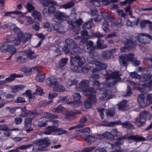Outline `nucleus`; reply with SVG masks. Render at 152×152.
<instances>
[{
  "label": "nucleus",
  "mask_w": 152,
  "mask_h": 152,
  "mask_svg": "<svg viewBox=\"0 0 152 152\" xmlns=\"http://www.w3.org/2000/svg\"><path fill=\"white\" fill-rule=\"evenodd\" d=\"M127 101L126 100H123L121 102L118 104V109L119 110H127L129 107L128 105L127 104Z\"/></svg>",
  "instance_id": "nucleus-24"
},
{
  "label": "nucleus",
  "mask_w": 152,
  "mask_h": 152,
  "mask_svg": "<svg viewBox=\"0 0 152 152\" xmlns=\"http://www.w3.org/2000/svg\"><path fill=\"white\" fill-rule=\"evenodd\" d=\"M73 60L70 58V68L71 69L73 72H77V71L78 67L77 65L75 64L73 62Z\"/></svg>",
  "instance_id": "nucleus-45"
},
{
  "label": "nucleus",
  "mask_w": 152,
  "mask_h": 152,
  "mask_svg": "<svg viewBox=\"0 0 152 152\" xmlns=\"http://www.w3.org/2000/svg\"><path fill=\"white\" fill-rule=\"evenodd\" d=\"M139 116L142 118H144L145 119L146 121V119L149 115V113L148 112L145 111L142 112L141 113H139Z\"/></svg>",
  "instance_id": "nucleus-54"
},
{
  "label": "nucleus",
  "mask_w": 152,
  "mask_h": 152,
  "mask_svg": "<svg viewBox=\"0 0 152 152\" xmlns=\"http://www.w3.org/2000/svg\"><path fill=\"white\" fill-rule=\"evenodd\" d=\"M70 58L73 61L77 63L80 67H81L86 61L85 59L83 57L80 56L79 55L75 56L74 57L70 56Z\"/></svg>",
  "instance_id": "nucleus-17"
},
{
  "label": "nucleus",
  "mask_w": 152,
  "mask_h": 152,
  "mask_svg": "<svg viewBox=\"0 0 152 152\" xmlns=\"http://www.w3.org/2000/svg\"><path fill=\"white\" fill-rule=\"evenodd\" d=\"M65 43L72 50L70 52V54L74 55L79 53V48H77V43L73 39L68 38L65 40Z\"/></svg>",
  "instance_id": "nucleus-9"
},
{
  "label": "nucleus",
  "mask_w": 152,
  "mask_h": 152,
  "mask_svg": "<svg viewBox=\"0 0 152 152\" xmlns=\"http://www.w3.org/2000/svg\"><path fill=\"white\" fill-rule=\"evenodd\" d=\"M55 126H48L46 128L44 132V134L47 135L51 134L53 132H56L57 129L56 127H57L58 124H55Z\"/></svg>",
  "instance_id": "nucleus-22"
},
{
  "label": "nucleus",
  "mask_w": 152,
  "mask_h": 152,
  "mask_svg": "<svg viewBox=\"0 0 152 152\" xmlns=\"http://www.w3.org/2000/svg\"><path fill=\"white\" fill-rule=\"evenodd\" d=\"M75 88L78 91H82L86 92L88 94L96 93V90L93 88L89 86V81L86 80H83L80 81Z\"/></svg>",
  "instance_id": "nucleus-5"
},
{
  "label": "nucleus",
  "mask_w": 152,
  "mask_h": 152,
  "mask_svg": "<svg viewBox=\"0 0 152 152\" xmlns=\"http://www.w3.org/2000/svg\"><path fill=\"white\" fill-rule=\"evenodd\" d=\"M119 61L120 64L121 65H123L126 66L128 65L127 60L126 58L124 55L121 56L119 57Z\"/></svg>",
  "instance_id": "nucleus-38"
},
{
  "label": "nucleus",
  "mask_w": 152,
  "mask_h": 152,
  "mask_svg": "<svg viewBox=\"0 0 152 152\" xmlns=\"http://www.w3.org/2000/svg\"><path fill=\"white\" fill-rule=\"evenodd\" d=\"M102 17H103L105 21V22L107 23L112 21L113 19L107 13L102 14Z\"/></svg>",
  "instance_id": "nucleus-43"
},
{
  "label": "nucleus",
  "mask_w": 152,
  "mask_h": 152,
  "mask_svg": "<svg viewBox=\"0 0 152 152\" xmlns=\"http://www.w3.org/2000/svg\"><path fill=\"white\" fill-rule=\"evenodd\" d=\"M93 19L91 18L88 21L86 22L83 26V28L84 29H88L91 28L93 26Z\"/></svg>",
  "instance_id": "nucleus-41"
},
{
  "label": "nucleus",
  "mask_w": 152,
  "mask_h": 152,
  "mask_svg": "<svg viewBox=\"0 0 152 152\" xmlns=\"http://www.w3.org/2000/svg\"><path fill=\"white\" fill-rule=\"evenodd\" d=\"M137 99L139 105L141 107H143L147 105V104L145 102V99L143 95H140L137 97Z\"/></svg>",
  "instance_id": "nucleus-25"
},
{
  "label": "nucleus",
  "mask_w": 152,
  "mask_h": 152,
  "mask_svg": "<svg viewBox=\"0 0 152 152\" xmlns=\"http://www.w3.org/2000/svg\"><path fill=\"white\" fill-rule=\"evenodd\" d=\"M26 53L27 58H28L31 60L34 59L36 58L37 55L31 49L24 51Z\"/></svg>",
  "instance_id": "nucleus-27"
},
{
  "label": "nucleus",
  "mask_w": 152,
  "mask_h": 152,
  "mask_svg": "<svg viewBox=\"0 0 152 152\" xmlns=\"http://www.w3.org/2000/svg\"><path fill=\"white\" fill-rule=\"evenodd\" d=\"M26 86L24 85H17L12 86L11 88L12 92L13 93H16L18 91L24 88Z\"/></svg>",
  "instance_id": "nucleus-28"
},
{
  "label": "nucleus",
  "mask_w": 152,
  "mask_h": 152,
  "mask_svg": "<svg viewBox=\"0 0 152 152\" xmlns=\"http://www.w3.org/2000/svg\"><path fill=\"white\" fill-rule=\"evenodd\" d=\"M26 8L28 11L29 12L34 10L35 8L32 5L30 2H28L26 6Z\"/></svg>",
  "instance_id": "nucleus-59"
},
{
  "label": "nucleus",
  "mask_w": 152,
  "mask_h": 152,
  "mask_svg": "<svg viewBox=\"0 0 152 152\" xmlns=\"http://www.w3.org/2000/svg\"><path fill=\"white\" fill-rule=\"evenodd\" d=\"M33 143L39 144V149L42 151L44 150L45 148L48 146L50 144L49 140L48 138L39 139L36 140Z\"/></svg>",
  "instance_id": "nucleus-11"
},
{
  "label": "nucleus",
  "mask_w": 152,
  "mask_h": 152,
  "mask_svg": "<svg viewBox=\"0 0 152 152\" xmlns=\"http://www.w3.org/2000/svg\"><path fill=\"white\" fill-rule=\"evenodd\" d=\"M136 0H125L124 1L120 2L121 6L125 5L126 4H130L132 2L136 1Z\"/></svg>",
  "instance_id": "nucleus-64"
},
{
  "label": "nucleus",
  "mask_w": 152,
  "mask_h": 152,
  "mask_svg": "<svg viewBox=\"0 0 152 152\" xmlns=\"http://www.w3.org/2000/svg\"><path fill=\"white\" fill-rule=\"evenodd\" d=\"M22 12L20 11H18L17 10H16L13 11H10V12H6L4 15V16H10V15L12 14H21Z\"/></svg>",
  "instance_id": "nucleus-52"
},
{
  "label": "nucleus",
  "mask_w": 152,
  "mask_h": 152,
  "mask_svg": "<svg viewBox=\"0 0 152 152\" xmlns=\"http://www.w3.org/2000/svg\"><path fill=\"white\" fill-rule=\"evenodd\" d=\"M88 94L91 96V97L86 99L84 105L86 108H90L92 104H94L96 101V93L93 94L92 93L91 94Z\"/></svg>",
  "instance_id": "nucleus-15"
},
{
  "label": "nucleus",
  "mask_w": 152,
  "mask_h": 152,
  "mask_svg": "<svg viewBox=\"0 0 152 152\" xmlns=\"http://www.w3.org/2000/svg\"><path fill=\"white\" fill-rule=\"evenodd\" d=\"M95 53V52L93 49H90L89 51V56L87 58V60L88 63L94 64L95 66L96 67L94 68L92 71V73L105 69L107 65L106 64L101 63L100 59H97L94 57L91 56L92 54L94 55Z\"/></svg>",
  "instance_id": "nucleus-4"
},
{
  "label": "nucleus",
  "mask_w": 152,
  "mask_h": 152,
  "mask_svg": "<svg viewBox=\"0 0 152 152\" xmlns=\"http://www.w3.org/2000/svg\"><path fill=\"white\" fill-rule=\"evenodd\" d=\"M108 23L105 22L102 25V28L103 30L107 33H109L110 31V30L108 28Z\"/></svg>",
  "instance_id": "nucleus-48"
},
{
  "label": "nucleus",
  "mask_w": 152,
  "mask_h": 152,
  "mask_svg": "<svg viewBox=\"0 0 152 152\" xmlns=\"http://www.w3.org/2000/svg\"><path fill=\"white\" fill-rule=\"evenodd\" d=\"M8 28L12 30L17 34V36L15 37L12 35L6 36L4 39L5 42L9 43L12 42L15 45H19L20 43L22 36V31L20 29L11 23L4 25L3 28Z\"/></svg>",
  "instance_id": "nucleus-1"
},
{
  "label": "nucleus",
  "mask_w": 152,
  "mask_h": 152,
  "mask_svg": "<svg viewBox=\"0 0 152 152\" xmlns=\"http://www.w3.org/2000/svg\"><path fill=\"white\" fill-rule=\"evenodd\" d=\"M102 137H101V140L104 138H105L107 139L113 140L114 137L113 134L110 132H104L102 134H101Z\"/></svg>",
  "instance_id": "nucleus-36"
},
{
  "label": "nucleus",
  "mask_w": 152,
  "mask_h": 152,
  "mask_svg": "<svg viewBox=\"0 0 152 152\" xmlns=\"http://www.w3.org/2000/svg\"><path fill=\"white\" fill-rule=\"evenodd\" d=\"M122 125L123 127L124 128L132 130L134 129V126L129 122L123 123L122 124Z\"/></svg>",
  "instance_id": "nucleus-44"
},
{
  "label": "nucleus",
  "mask_w": 152,
  "mask_h": 152,
  "mask_svg": "<svg viewBox=\"0 0 152 152\" xmlns=\"http://www.w3.org/2000/svg\"><path fill=\"white\" fill-rule=\"evenodd\" d=\"M31 36L32 35L28 33H26L23 34L22 32V36L21 41L22 40V42H25L29 40L31 38Z\"/></svg>",
  "instance_id": "nucleus-37"
},
{
  "label": "nucleus",
  "mask_w": 152,
  "mask_h": 152,
  "mask_svg": "<svg viewBox=\"0 0 152 152\" xmlns=\"http://www.w3.org/2000/svg\"><path fill=\"white\" fill-rule=\"evenodd\" d=\"M27 18L26 24L27 25H29L34 22V20L29 16H26V17Z\"/></svg>",
  "instance_id": "nucleus-57"
},
{
  "label": "nucleus",
  "mask_w": 152,
  "mask_h": 152,
  "mask_svg": "<svg viewBox=\"0 0 152 152\" xmlns=\"http://www.w3.org/2000/svg\"><path fill=\"white\" fill-rule=\"evenodd\" d=\"M44 118H40L38 120L35 121L34 122V125H37L39 127H41L45 126L48 124L47 121L48 120H46V118L50 119V121H53L51 119L57 118V115H55L52 113L48 112L44 113Z\"/></svg>",
  "instance_id": "nucleus-6"
},
{
  "label": "nucleus",
  "mask_w": 152,
  "mask_h": 152,
  "mask_svg": "<svg viewBox=\"0 0 152 152\" xmlns=\"http://www.w3.org/2000/svg\"><path fill=\"white\" fill-rule=\"evenodd\" d=\"M111 84H108L107 86L104 88H101V87L99 88V89L100 91L103 90L102 93H100L99 95V99L101 100H103L107 98V99H110L111 98V94L112 92L111 90Z\"/></svg>",
  "instance_id": "nucleus-7"
},
{
  "label": "nucleus",
  "mask_w": 152,
  "mask_h": 152,
  "mask_svg": "<svg viewBox=\"0 0 152 152\" xmlns=\"http://www.w3.org/2000/svg\"><path fill=\"white\" fill-rule=\"evenodd\" d=\"M55 18L53 19V21L58 22L59 21L65 20L67 18V16L66 14L64 12L60 11L57 12L54 15Z\"/></svg>",
  "instance_id": "nucleus-16"
},
{
  "label": "nucleus",
  "mask_w": 152,
  "mask_h": 152,
  "mask_svg": "<svg viewBox=\"0 0 152 152\" xmlns=\"http://www.w3.org/2000/svg\"><path fill=\"white\" fill-rule=\"evenodd\" d=\"M87 118L85 116L81 118L79 121L80 124H78V127L79 128H82L85 126V123L87 121Z\"/></svg>",
  "instance_id": "nucleus-40"
},
{
  "label": "nucleus",
  "mask_w": 152,
  "mask_h": 152,
  "mask_svg": "<svg viewBox=\"0 0 152 152\" xmlns=\"http://www.w3.org/2000/svg\"><path fill=\"white\" fill-rule=\"evenodd\" d=\"M68 61V59L67 58H65L61 59L59 63V68H61L66 64Z\"/></svg>",
  "instance_id": "nucleus-51"
},
{
  "label": "nucleus",
  "mask_w": 152,
  "mask_h": 152,
  "mask_svg": "<svg viewBox=\"0 0 152 152\" xmlns=\"http://www.w3.org/2000/svg\"><path fill=\"white\" fill-rule=\"evenodd\" d=\"M121 123V122L120 120L115 121L111 122L108 123L107 125V126H113L115 125H118L120 124Z\"/></svg>",
  "instance_id": "nucleus-61"
},
{
  "label": "nucleus",
  "mask_w": 152,
  "mask_h": 152,
  "mask_svg": "<svg viewBox=\"0 0 152 152\" xmlns=\"http://www.w3.org/2000/svg\"><path fill=\"white\" fill-rule=\"evenodd\" d=\"M67 23L69 24V26L72 27V30L74 32V34H78L80 33V29L79 26L81 25L82 23V19H80L77 20L75 22H73L72 20H68Z\"/></svg>",
  "instance_id": "nucleus-8"
},
{
  "label": "nucleus",
  "mask_w": 152,
  "mask_h": 152,
  "mask_svg": "<svg viewBox=\"0 0 152 152\" xmlns=\"http://www.w3.org/2000/svg\"><path fill=\"white\" fill-rule=\"evenodd\" d=\"M64 109V107L62 106L61 104H60L57 107L53 109L52 110L53 112H57L59 113L62 111Z\"/></svg>",
  "instance_id": "nucleus-53"
},
{
  "label": "nucleus",
  "mask_w": 152,
  "mask_h": 152,
  "mask_svg": "<svg viewBox=\"0 0 152 152\" xmlns=\"http://www.w3.org/2000/svg\"><path fill=\"white\" fill-rule=\"evenodd\" d=\"M147 23L151 24L152 23L151 21L148 20H142L140 22V27L142 28H144L146 26Z\"/></svg>",
  "instance_id": "nucleus-58"
},
{
  "label": "nucleus",
  "mask_w": 152,
  "mask_h": 152,
  "mask_svg": "<svg viewBox=\"0 0 152 152\" xmlns=\"http://www.w3.org/2000/svg\"><path fill=\"white\" fill-rule=\"evenodd\" d=\"M81 112L77 110H75L74 111H68L65 113V118L66 119H69L73 116L75 115L76 114H80Z\"/></svg>",
  "instance_id": "nucleus-35"
},
{
  "label": "nucleus",
  "mask_w": 152,
  "mask_h": 152,
  "mask_svg": "<svg viewBox=\"0 0 152 152\" xmlns=\"http://www.w3.org/2000/svg\"><path fill=\"white\" fill-rule=\"evenodd\" d=\"M126 138H127L129 139H132L136 142L144 141L145 140V138L139 135H131L127 137H124L119 138L120 140H121L123 139H125Z\"/></svg>",
  "instance_id": "nucleus-21"
},
{
  "label": "nucleus",
  "mask_w": 152,
  "mask_h": 152,
  "mask_svg": "<svg viewBox=\"0 0 152 152\" xmlns=\"http://www.w3.org/2000/svg\"><path fill=\"white\" fill-rule=\"evenodd\" d=\"M7 52L10 53L12 55L14 54L16 51V48L12 45H9Z\"/></svg>",
  "instance_id": "nucleus-50"
},
{
  "label": "nucleus",
  "mask_w": 152,
  "mask_h": 152,
  "mask_svg": "<svg viewBox=\"0 0 152 152\" xmlns=\"http://www.w3.org/2000/svg\"><path fill=\"white\" fill-rule=\"evenodd\" d=\"M126 39L127 41H123L122 42L125 45V46L121 48V52H126L132 50L134 48L135 45H137L136 42H133L131 40Z\"/></svg>",
  "instance_id": "nucleus-10"
},
{
  "label": "nucleus",
  "mask_w": 152,
  "mask_h": 152,
  "mask_svg": "<svg viewBox=\"0 0 152 152\" xmlns=\"http://www.w3.org/2000/svg\"><path fill=\"white\" fill-rule=\"evenodd\" d=\"M103 40L98 38L97 41V47L99 49H103L107 47V45L104 44Z\"/></svg>",
  "instance_id": "nucleus-34"
},
{
  "label": "nucleus",
  "mask_w": 152,
  "mask_h": 152,
  "mask_svg": "<svg viewBox=\"0 0 152 152\" xmlns=\"http://www.w3.org/2000/svg\"><path fill=\"white\" fill-rule=\"evenodd\" d=\"M135 38L139 42L144 44L150 43L151 40L152 39V36L149 35H145L143 34H139Z\"/></svg>",
  "instance_id": "nucleus-12"
},
{
  "label": "nucleus",
  "mask_w": 152,
  "mask_h": 152,
  "mask_svg": "<svg viewBox=\"0 0 152 152\" xmlns=\"http://www.w3.org/2000/svg\"><path fill=\"white\" fill-rule=\"evenodd\" d=\"M20 70L23 72L26 75H28L31 74L32 69L29 67H25L21 68Z\"/></svg>",
  "instance_id": "nucleus-49"
},
{
  "label": "nucleus",
  "mask_w": 152,
  "mask_h": 152,
  "mask_svg": "<svg viewBox=\"0 0 152 152\" xmlns=\"http://www.w3.org/2000/svg\"><path fill=\"white\" fill-rule=\"evenodd\" d=\"M77 81L74 79L70 78L69 79L67 82V84L71 86L72 85H75L77 83Z\"/></svg>",
  "instance_id": "nucleus-56"
},
{
  "label": "nucleus",
  "mask_w": 152,
  "mask_h": 152,
  "mask_svg": "<svg viewBox=\"0 0 152 152\" xmlns=\"http://www.w3.org/2000/svg\"><path fill=\"white\" fill-rule=\"evenodd\" d=\"M31 15L35 19H37L39 21H42V16L40 12L37 10H34L31 14Z\"/></svg>",
  "instance_id": "nucleus-32"
},
{
  "label": "nucleus",
  "mask_w": 152,
  "mask_h": 152,
  "mask_svg": "<svg viewBox=\"0 0 152 152\" xmlns=\"http://www.w3.org/2000/svg\"><path fill=\"white\" fill-rule=\"evenodd\" d=\"M145 119L142 118L139 116L138 118H136L135 119L134 123L138 126H142L145 122Z\"/></svg>",
  "instance_id": "nucleus-30"
},
{
  "label": "nucleus",
  "mask_w": 152,
  "mask_h": 152,
  "mask_svg": "<svg viewBox=\"0 0 152 152\" xmlns=\"http://www.w3.org/2000/svg\"><path fill=\"white\" fill-rule=\"evenodd\" d=\"M99 77V76L97 74H94L90 77L89 80L91 81H94Z\"/></svg>",
  "instance_id": "nucleus-62"
},
{
  "label": "nucleus",
  "mask_w": 152,
  "mask_h": 152,
  "mask_svg": "<svg viewBox=\"0 0 152 152\" xmlns=\"http://www.w3.org/2000/svg\"><path fill=\"white\" fill-rule=\"evenodd\" d=\"M46 84L49 86H55L58 83L57 79L53 77L47 79L45 80Z\"/></svg>",
  "instance_id": "nucleus-23"
},
{
  "label": "nucleus",
  "mask_w": 152,
  "mask_h": 152,
  "mask_svg": "<svg viewBox=\"0 0 152 152\" xmlns=\"http://www.w3.org/2000/svg\"><path fill=\"white\" fill-rule=\"evenodd\" d=\"M73 96L75 101L73 102H69L67 104L75 107L82 104L81 102L79 101L81 99V96L79 93H75L73 94Z\"/></svg>",
  "instance_id": "nucleus-13"
},
{
  "label": "nucleus",
  "mask_w": 152,
  "mask_h": 152,
  "mask_svg": "<svg viewBox=\"0 0 152 152\" xmlns=\"http://www.w3.org/2000/svg\"><path fill=\"white\" fill-rule=\"evenodd\" d=\"M74 4L73 2H70L62 5L61 7L64 8L65 9L69 8L74 6Z\"/></svg>",
  "instance_id": "nucleus-60"
},
{
  "label": "nucleus",
  "mask_w": 152,
  "mask_h": 152,
  "mask_svg": "<svg viewBox=\"0 0 152 152\" xmlns=\"http://www.w3.org/2000/svg\"><path fill=\"white\" fill-rule=\"evenodd\" d=\"M115 108L113 107L106 110V115L107 116H113L115 115Z\"/></svg>",
  "instance_id": "nucleus-39"
},
{
  "label": "nucleus",
  "mask_w": 152,
  "mask_h": 152,
  "mask_svg": "<svg viewBox=\"0 0 152 152\" xmlns=\"http://www.w3.org/2000/svg\"><path fill=\"white\" fill-rule=\"evenodd\" d=\"M36 80L39 82H43L45 79V74L42 71H39L36 77Z\"/></svg>",
  "instance_id": "nucleus-29"
},
{
  "label": "nucleus",
  "mask_w": 152,
  "mask_h": 152,
  "mask_svg": "<svg viewBox=\"0 0 152 152\" xmlns=\"http://www.w3.org/2000/svg\"><path fill=\"white\" fill-rule=\"evenodd\" d=\"M53 28L54 30L57 32L62 34L65 33V31L64 27L61 26L60 24H56L53 26Z\"/></svg>",
  "instance_id": "nucleus-33"
},
{
  "label": "nucleus",
  "mask_w": 152,
  "mask_h": 152,
  "mask_svg": "<svg viewBox=\"0 0 152 152\" xmlns=\"http://www.w3.org/2000/svg\"><path fill=\"white\" fill-rule=\"evenodd\" d=\"M32 119L30 118H26L24 121V127L25 128H28L31 126L32 122Z\"/></svg>",
  "instance_id": "nucleus-46"
},
{
  "label": "nucleus",
  "mask_w": 152,
  "mask_h": 152,
  "mask_svg": "<svg viewBox=\"0 0 152 152\" xmlns=\"http://www.w3.org/2000/svg\"><path fill=\"white\" fill-rule=\"evenodd\" d=\"M65 89L64 87L61 85L58 84V83L53 88V90L55 92H63Z\"/></svg>",
  "instance_id": "nucleus-42"
},
{
  "label": "nucleus",
  "mask_w": 152,
  "mask_h": 152,
  "mask_svg": "<svg viewBox=\"0 0 152 152\" xmlns=\"http://www.w3.org/2000/svg\"><path fill=\"white\" fill-rule=\"evenodd\" d=\"M116 50V49L114 48L110 50L104 51L102 53V57L105 59L108 60L110 59L113 54Z\"/></svg>",
  "instance_id": "nucleus-18"
},
{
  "label": "nucleus",
  "mask_w": 152,
  "mask_h": 152,
  "mask_svg": "<svg viewBox=\"0 0 152 152\" xmlns=\"http://www.w3.org/2000/svg\"><path fill=\"white\" fill-rule=\"evenodd\" d=\"M106 75L107 77L105 78V82L104 83L100 84L99 81H94V86L100 87H102L103 86L104 88L107 86L108 84H112V85H115L118 82L120 81L121 80L120 77L121 75L119 74L118 71L113 72L111 70L109 71L107 73Z\"/></svg>",
  "instance_id": "nucleus-2"
},
{
  "label": "nucleus",
  "mask_w": 152,
  "mask_h": 152,
  "mask_svg": "<svg viewBox=\"0 0 152 152\" xmlns=\"http://www.w3.org/2000/svg\"><path fill=\"white\" fill-rule=\"evenodd\" d=\"M33 145V144H28L27 145H23L21 146H19L18 148H17L14 149H12L11 150H10L9 151V152H17L19 151V150L18 149H20V150H23V149H26L27 148H28L30 147H31Z\"/></svg>",
  "instance_id": "nucleus-31"
},
{
  "label": "nucleus",
  "mask_w": 152,
  "mask_h": 152,
  "mask_svg": "<svg viewBox=\"0 0 152 152\" xmlns=\"http://www.w3.org/2000/svg\"><path fill=\"white\" fill-rule=\"evenodd\" d=\"M21 108L22 109V110H18V111L19 112H21V113L19 115V116H20L26 117L32 115H34L36 113V112L34 111H31L26 110L25 107H21Z\"/></svg>",
  "instance_id": "nucleus-20"
},
{
  "label": "nucleus",
  "mask_w": 152,
  "mask_h": 152,
  "mask_svg": "<svg viewBox=\"0 0 152 152\" xmlns=\"http://www.w3.org/2000/svg\"><path fill=\"white\" fill-rule=\"evenodd\" d=\"M78 131L82 133L89 134L91 132L90 128L89 127H86L78 130Z\"/></svg>",
  "instance_id": "nucleus-63"
},
{
  "label": "nucleus",
  "mask_w": 152,
  "mask_h": 152,
  "mask_svg": "<svg viewBox=\"0 0 152 152\" xmlns=\"http://www.w3.org/2000/svg\"><path fill=\"white\" fill-rule=\"evenodd\" d=\"M81 137L88 142H93L96 141L97 139L101 140V137L102 136L100 134H97L96 136H93L90 135H87L84 134H82Z\"/></svg>",
  "instance_id": "nucleus-14"
},
{
  "label": "nucleus",
  "mask_w": 152,
  "mask_h": 152,
  "mask_svg": "<svg viewBox=\"0 0 152 152\" xmlns=\"http://www.w3.org/2000/svg\"><path fill=\"white\" fill-rule=\"evenodd\" d=\"M57 94L55 92L49 93L48 94V98L51 100L50 101L46 102L43 101L40 102V104H42V106H45L47 105L48 104L52 102V100L54 98L57 97Z\"/></svg>",
  "instance_id": "nucleus-19"
},
{
  "label": "nucleus",
  "mask_w": 152,
  "mask_h": 152,
  "mask_svg": "<svg viewBox=\"0 0 152 152\" xmlns=\"http://www.w3.org/2000/svg\"><path fill=\"white\" fill-rule=\"evenodd\" d=\"M130 75L133 78H139V80L141 82L149 81L148 83H142L141 84L142 86V87L137 88L138 90L141 92L145 93V88L152 86V75L151 74H145L140 76L136 72H132L130 73Z\"/></svg>",
  "instance_id": "nucleus-3"
},
{
  "label": "nucleus",
  "mask_w": 152,
  "mask_h": 152,
  "mask_svg": "<svg viewBox=\"0 0 152 152\" xmlns=\"http://www.w3.org/2000/svg\"><path fill=\"white\" fill-rule=\"evenodd\" d=\"M9 44H4L0 47V50L2 52H7Z\"/></svg>",
  "instance_id": "nucleus-55"
},
{
  "label": "nucleus",
  "mask_w": 152,
  "mask_h": 152,
  "mask_svg": "<svg viewBox=\"0 0 152 152\" xmlns=\"http://www.w3.org/2000/svg\"><path fill=\"white\" fill-rule=\"evenodd\" d=\"M124 56L128 61H132L135 58L134 57V54L133 53H129Z\"/></svg>",
  "instance_id": "nucleus-47"
},
{
  "label": "nucleus",
  "mask_w": 152,
  "mask_h": 152,
  "mask_svg": "<svg viewBox=\"0 0 152 152\" xmlns=\"http://www.w3.org/2000/svg\"><path fill=\"white\" fill-rule=\"evenodd\" d=\"M26 53L23 51H22L20 53V55L17 58V61L21 63H23L26 62L27 60Z\"/></svg>",
  "instance_id": "nucleus-26"
}]
</instances>
